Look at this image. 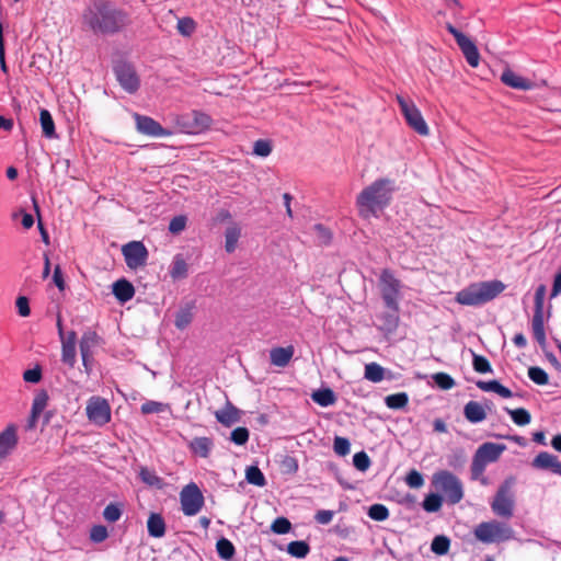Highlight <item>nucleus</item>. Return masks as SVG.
Segmentation results:
<instances>
[{
	"label": "nucleus",
	"mask_w": 561,
	"mask_h": 561,
	"mask_svg": "<svg viewBox=\"0 0 561 561\" xmlns=\"http://www.w3.org/2000/svg\"><path fill=\"white\" fill-rule=\"evenodd\" d=\"M83 23L94 33L114 34L130 23L126 11L106 0L93 1L82 14Z\"/></svg>",
	"instance_id": "nucleus-1"
},
{
	"label": "nucleus",
	"mask_w": 561,
	"mask_h": 561,
	"mask_svg": "<svg viewBox=\"0 0 561 561\" xmlns=\"http://www.w3.org/2000/svg\"><path fill=\"white\" fill-rule=\"evenodd\" d=\"M394 183L388 179H380L364 188L357 196L356 204L363 218L377 216L391 199Z\"/></svg>",
	"instance_id": "nucleus-2"
},
{
	"label": "nucleus",
	"mask_w": 561,
	"mask_h": 561,
	"mask_svg": "<svg viewBox=\"0 0 561 561\" xmlns=\"http://www.w3.org/2000/svg\"><path fill=\"white\" fill-rule=\"evenodd\" d=\"M505 286L500 280L473 283L456 295V301L463 306H480L499 296Z\"/></svg>",
	"instance_id": "nucleus-3"
},
{
	"label": "nucleus",
	"mask_w": 561,
	"mask_h": 561,
	"mask_svg": "<svg viewBox=\"0 0 561 561\" xmlns=\"http://www.w3.org/2000/svg\"><path fill=\"white\" fill-rule=\"evenodd\" d=\"M433 486L442 492L449 504H457L463 497L460 479L448 470H439L432 477Z\"/></svg>",
	"instance_id": "nucleus-4"
},
{
	"label": "nucleus",
	"mask_w": 561,
	"mask_h": 561,
	"mask_svg": "<svg viewBox=\"0 0 561 561\" xmlns=\"http://www.w3.org/2000/svg\"><path fill=\"white\" fill-rule=\"evenodd\" d=\"M514 484V478H507L500 484L491 502V508L495 515L504 518L513 516L515 507Z\"/></svg>",
	"instance_id": "nucleus-5"
},
{
	"label": "nucleus",
	"mask_w": 561,
	"mask_h": 561,
	"mask_svg": "<svg viewBox=\"0 0 561 561\" xmlns=\"http://www.w3.org/2000/svg\"><path fill=\"white\" fill-rule=\"evenodd\" d=\"M476 538L483 543L502 542L514 537V530L499 520L483 522L474 528Z\"/></svg>",
	"instance_id": "nucleus-6"
},
{
	"label": "nucleus",
	"mask_w": 561,
	"mask_h": 561,
	"mask_svg": "<svg viewBox=\"0 0 561 561\" xmlns=\"http://www.w3.org/2000/svg\"><path fill=\"white\" fill-rule=\"evenodd\" d=\"M397 101L407 124L419 135L427 136L430 134V128L416 105L412 101L400 95L397 96Z\"/></svg>",
	"instance_id": "nucleus-7"
},
{
	"label": "nucleus",
	"mask_w": 561,
	"mask_h": 561,
	"mask_svg": "<svg viewBox=\"0 0 561 561\" xmlns=\"http://www.w3.org/2000/svg\"><path fill=\"white\" fill-rule=\"evenodd\" d=\"M211 122V117L208 114L199 111H193L176 118L179 129L185 134H199L208 129Z\"/></svg>",
	"instance_id": "nucleus-8"
},
{
	"label": "nucleus",
	"mask_w": 561,
	"mask_h": 561,
	"mask_svg": "<svg viewBox=\"0 0 561 561\" xmlns=\"http://www.w3.org/2000/svg\"><path fill=\"white\" fill-rule=\"evenodd\" d=\"M180 502L184 515L195 516L204 506V495L199 488L192 482L180 492Z\"/></svg>",
	"instance_id": "nucleus-9"
},
{
	"label": "nucleus",
	"mask_w": 561,
	"mask_h": 561,
	"mask_svg": "<svg viewBox=\"0 0 561 561\" xmlns=\"http://www.w3.org/2000/svg\"><path fill=\"white\" fill-rule=\"evenodd\" d=\"M382 299L389 309H397L400 297V282L387 270L380 275Z\"/></svg>",
	"instance_id": "nucleus-10"
},
{
	"label": "nucleus",
	"mask_w": 561,
	"mask_h": 561,
	"mask_svg": "<svg viewBox=\"0 0 561 561\" xmlns=\"http://www.w3.org/2000/svg\"><path fill=\"white\" fill-rule=\"evenodd\" d=\"M85 411L89 421L98 426H103L111 420V407L101 397H91L88 400Z\"/></svg>",
	"instance_id": "nucleus-11"
},
{
	"label": "nucleus",
	"mask_w": 561,
	"mask_h": 561,
	"mask_svg": "<svg viewBox=\"0 0 561 561\" xmlns=\"http://www.w3.org/2000/svg\"><path fill=\"white\" fill-rule=\"evenodd\" d=\"M446 28L455 37L459 48L466 57L467 62L473 68L478 67L480 55L474 43L450 23L446 24Z\"/></svg>",
	"instance_id": "nucleus-12"
},
{
	"label": "nucleus",
	"mask_w": 561,
	"mask_h": 561,
	"mask_svg": "<svg viewBox=\"0 0 561 561\" xmlns=\"http://www.w3.org/2000/svg\"><path fill=\"white\" fill-rule=\"evenodd\" d=\"M114 72L121 87L128 93H134L140 85L139 78L136 70L130 64L117 62L114 67Z\"/></svg>",
	"instance_id": "nucleus-13"
},
{
	"label": "nucleus",
	"mask_w": 561,
	"mask_h": 561,
	"mask_svg": "<svg viewBox=\"0 0 561 561\" xmlns=\"http://www.w3.org/2000/svg\"><path fill=\"white\" fill-rule=\"evenodd\" d=\"M122 251L129 268L136 270L146 264L148 252L140 241H131L125 244Z\"/></svg>",
	"instance_id": "nucleus-14"
},
{
	"label": "nucleus",
	"mask_w": 561,
	"mask_h": 561,
	"mask_svg": "<svg viewBox=\"0 0 561 561\" xmlns=\"http://www.w3.org/2000/svg\"><path fill=\"white\" fill-rule=\"evenodd\" d=\"M134 118L136 121L137 130L140 134L152 136V137H167L172 133L164 129L158 122L153 118L144 116L140 114H134Z\"/></svg>",
	"instance_id": "nucleus-15"
},
{
	"label": "nucleus",
	"mask_w": 561,
	"mask_h": 561,
	"mask_svg": "<svg viewBox=\"0 0 561 561\" xmlns=\"http://www.w3.org/2000/svg\"><path fill=\"white\" fill-rule=\"evenodd\" d=\"M531 466L536 469L549 470L554 474L561 476V461L558 457L547 453H539L533 460Z\"/></svg>",
	"instance_id": "nucleus-16"
},
{
	"label": "nucleus",
	"mask_w": 561,
	"mask_h": 561,
	"mask_svg": "<svg viewBox=\"0 0 561 561\" xmlns=\"http://www.w3.org/2000/svg\"><path fill=\"white\" fill-rule=\"evenodd\" d=\"M77 334L75 331L68 332L61 341V362L69 367H73L77 360L76 350Z\"/></svg>",
	"instance_id": "nucleus-17"
},
{
	"label": "nucleus",
	"mask_w": 561,
	"mask_h": 561,
	"mask_svg": "<svg viewBox=\"0 0 561 561\" xmlns=\"http://www.w3.org/2000/svg\"><path fill=\"white\" fill-rule=\"evenodd\" d=\"M505 449L506 446L503 444L484 443L477 449L474 455L489 465L495 462Z\"/></svg>",
	"instance_id": "nucleus-18"
},
{
	"label": "nucleus",
	"mask_w": 561,
	"mask_h": 561,
	"mask_svg": "<svg viewBox=\"0 0 561 561\" xmlns=\"http://www.w3.org/2000/svg\"><path fill=\"white\" fill-rule=\"evenodd\" d=\"M16 444V428L15 426L10 425L0 433V461L15 448Z\"/></svg>",
	"instance_id": "nucleus-19"
},
{
	"label": "nucleus",
	"mask_w": 561,
	"mask_h": 561,
	"mask_svg": "<svg viewBox=\"0 0 561 561\" xmlns=\"http://www.w3.org/2000/svg\"><path fill=\"white\" fill-rule=\"evenodd\" d=\"M501 80L507 87L513 89L527 91L533 89L534 84L530 80L515 73L514 71L506 69L501 76Z\"/></svg>",
	"instance_id": "nucleus-20"
},
{
	"label": "nucleus",
	"mask_w": 561,
	"mask_h": 561,
	"mask_svg": "<svg viewBox=\"0 0 561 561\" xmlns=\"http://www.w3.org/2000/svg\"><path fill=\"white\" fill-rule=\"evenodd\" d=\"M100 341L96 332L88 330L82 334V337L79 343L80 354L82 359H87V357H92L93 350L98 346Z\"/></svg>",
	"instance_id": "nucleus-21"
},
{
	"label": "nucleus",
	"mask_w": 561,
	"mask_h": 561,
	"mask_svg": "<svg viewBox=\"0 0 561 561\" xmlns=\"http://www.w3.org/2000/svg\"><path fill=\"white\" fill-rule=\"evenodd\" d=\"M463 415L467 421L477 424L485 420L486 412L481 403L469 401L463 408Z\"/></svg>",
	"instance_id": "nucleus-22"
},
{
	"label": "nucleus",
	"mask_w": 561,
	"mask_h": 561,
	"mask_svg": "<svg viewBox=\"0 0 561 561\" xmlns=\"http://www.w3.org/2000/svg\"><path fill=\"white\" fill-rule=\"evenodd\" d=\"M294 356V347H275L270 352L271 363L277 367H285L288 365Z\"/></svg>",
	"instance_id": "nucleus-23"
},
{
	"label": "nucleus",
	"mask_w": 561,
	"mask_h": 561,
	"mask_svg": "<svg viewBox=\"0 0 561 561\" xmlns=\"http://www.w3.org/2000/svg\"><path fill=\"white\" fill-rule=\"evenodd\" d=\"M215 416L225 426H230L240 420V411L228 402L224 409L215 412Z\"/></svg>",
	"instance_id": "nucleus-24"
},
{
	"label": "nucleus",
	"mask_w": 561,
	"mask_h": 561,
	"mask_svg": "<svg viewBox=\"0 0 561 561\" xmlns=\"http://www.w3.org/2000/svg\"><path fill=\"white\" fill-rule=\"evenodd\" d=\"M531 329L535 340L539 343V345H546V332L543 325V309H536L534 312Z\"/></svg>",
	"instance_id": "nucleus-25"
},
{
	"label": "nucleus",
	"mask_w": 561,
	"mask_h": 561,
	"mask_svg": "<svg viewBox=\"0 0 561 561\" xmlns=\"http://www.w3.org/2000/svg\"><path fill=\"white\" fill-rule=\"evenodd\" d=\"M47 402H48V394L44 390H42L34 397L33 403H32V410H31L30 424H28L30 427L35 426V423H36L37 419L39 417V415L42 414V412L45 410Z\"/></svg>",
	"instance_id": "nucleus-26"
},
{
	"label": "nucleus",
	"mask_w": 561,
	"mask_h": 561,
	"mask_svg": "<svg viewBox=\"0 0 561 561\" xmlns=\"http://www.w3.org/2000/svg\"><path fill=\"white\" fill-rule=\"evenodd\" d=\"M113 294L121 302L129 301L134 295V286L126 279H118L113 284Z\"/></svg>",
	"instance_id": "nucleus-27"
},
{
	"label": "nucleus",
	"mask_w": 561,
	"mask_h": 561,
	"mask_svg": "<svg viewBox=\"0 0 561 561\" xmlns=\"http://www.w3.org/2000/svg\"><path fill=\"white\" fill-rule=\"evenodd\" d=\"M194 317V304L190 302L181 307L175 314L174 324L178 329L184 330L192 322Z\"/></svg>",
	"instance_id": "nucleus-28"
},
{
	"label": "nucleus",
	"mask_w": 561,
	"mask_h": 561,
	"mask_svg": "<svg viewBox=\"0 0 561 561\" xmlns=\"http://www.w3.org/2000/svg\"><path fill=\"white\" fill-rule=\"evenodd\" d=\"M477 387L485 392H495L502 398H511L513 396L512 391L501 385L497 380H490V381H477Z\"/></svg>",
	"instance_id": "nucleus-29"
},
{
	"label": "nucleus",
	"mask_w": 561,
	"mask_h": 561,
	"mask_svg": "<svg viewBox=\"0 0 561 561\" xmlns=\"http://www.w3.org/2000/svg\"><path fill=\"white\" fill-rule=\"evenodd\" d=\"M148 533L151 537L161 538L165 534V523L161 515L152 513L147 522Z\"/></svg>",
	"instance_id": "nucleus-30"
},
{
	"label": "nucleus",
	"mask_w": 561,
	"mask_h": 561,
	"mask_svg": "<svg viewBox=\"0 0 561 561\" xmlns=\"http://www.w3.org/2000/svg\"><path fill=\"white\" fill-rule=\"evenodd\" d=\"M311 399L320 407L333 405L336 401L335 393L330 388L319 389L311 393Z\"/></svg>",
	"instance_id": "nucleus-31"
},
{
	"label": "nucleus",
	"mask_w": 561,
	"mask_h": 561,
	"mask_svg": "<svg viewBox=\"0 0 561 561\" xmlns=\"http://www.w3.org/2000/svg\"><path fill=\"white\" fill-rule=\"evenodd\" d=\"M39 123L42 126L43 135L46 138H56L55 123L48 110L42 108L39 112Z\"/></svg>",
	"instance_id": "nucleus-32"
},
{
	"label": "nucleus",
	"mask_w": 561,
	"mask_h": 561,
	"mask_svg": "<svg viewBox=\"0 0 561 561\" xmlns=\"http://www.w3.org/2000/svg\"><path fill=\"white\" fill-rule=\"evenodd\" d=\"M190 448L194 454L206 458L213 448V442L208 437H196L190 443Z\"/></svg>",
	"instance_id": "nucleus-33"
},
{
	"label": "nucleus",
	"mask_w": 561,
	"mask_h": 561,
	"mask_svg": "<svg viewBox=\"0 0 561 561\" xmlns=\"http://www.w3.org/2000/svg\"><path fill=\"white\" fill-rule=\"evenodd\" d=\"M397 309H390L389 312L383 313L380 319L382 321L380 329L385 332L392 333L396 331L399 324V316Z\"/></svg>",
	"instance_id": "nucleus-34"
},
{
	"label": "nucleus",
	"mask_w": 561,
	"mask_h": 561,
	"mask_svg": "<svg viewBox=\"0 0 561 561\" xmlns=\"http://www.w3.org/2000/svg\"><path fill=\"white\" fill-rule=\"evenodd\" d=\"M241 236V230L237 226H230L225 232V249L228 253H232L238 244V240Z\"/></svg>",
	"instance_id": "nucleus-35"
},
{
	"label": "nucleus",
	"mask_w": 561,
	"mask_h": 561,
	"mask_svg": "<svg viewBox=\"0 0 561 561\" xmlns=\"http://www.w3.org/2000/svg\"><path fill=\"white\" fill-rule=\"evenodd\" d=\"M386 369L377 363L365 366L364 377L371 382H380L385 378Z\"/></svg>",
	"instance_id": "nucleus-36"
},
{
	"label": "nucleus",
	"mask_w": 561,
	"mask_h": 561,
	"mask_svg": "<svg viewBox=\"0 0 561 561\" xmlns=\"http://www.w3.org/2000/svg\"><path fill=\"white\" fill-rule=\"evenodd\" d=\"M287 552L294 558L304 559L310 552V547L304 540L291 541L287 546Z\"/></svg>",
	"instance_id": "nucleus-37"
},
{
	"label": "nucleus",
	"mask_w": 561,
	"mask_h": 561,
	"mask_svg": "<svg viewBox=\"0 0 561 561\" xmlns=\"http://www.w3.org/2000/svg\"><path fill=\"white\" fill-rule=\"evenodd\" d=\"M409 396L405 392L389 394L385 398V403L389 409L400 410L407 407Z\"/></svg>",
	"instance_id": "nucleus-38"
},
{
	"label": "nucleus",
	"mask_w": 561,
	"mask_h": 561,
	"mask_svg": "<svg viewBox=\"0 0 561 561\" xmlns=\"http://www.w3.org/2000/svg\"><path fill=\"white\" fill-rule=\"evenodd\" d=\"M139 477L141 481L149 486L162 489L164 485L163 480L159 476H157L154 471L148 468H141L139 471Z\"/></svg>",
	"instance_id": "nucleus-39"
},
{
	"label": "nucleus",
	"mask_w": 561,
	"mask_h": 561,
	"mask_svg": "<svg viewBox=\"0 0 561 561\" xmlns=\"http://www.w3.org/2000/svg\"><path fill=\"white\" fill-rule=\"evenodd\" d=\"M170 275L174 279H180V278L186 277L187 264L181 255H176L173 259V262H172L171 268H170Z\"/></svg>",
	"instance_id": "nucleus-40"
},
{
	"label": "nucleus",
	"mask_w": 561,
	"mask_h": 561,
	"mask_svg": "<svg viewBox=\"0 0 561 561\" xmlns=\"http://www.w3.org/2000/svg\"><path fill=\"white\" fill-rule=\"evenodd\" d=\"M504 410L507 414L511 415L513 422L516 425L525 426V425L529 424L531 421L530 413L526 409L519 408V409L512 410L510 408H505Z\"/></svg>",
	"instance_id": "nucleus-41"
},
{
	"label": "nucleus",
	"mask_w": 561,
	"mask_h": 561,
	"mask_svg": "<svg viewBox=\"0 0 561 561\" xmlns=\"http://www.w3.org/2000/svg\"><path fill=\"white\" fill-rule=\"evenodd\" d=\"M443 505V496L437 493H430L425 496L422 507L427 513H436Z\"/></svg>",
	"instance_id": "nucleus-42"
},
{
	"label": "nucleus",
	"mask_w": 561,
	"mask_h": 561,
	"mask_svg": "<svg viewBox=\"0 0 561 561\" xmlns=\"http://www.w3.org/2000/svg\"><path fill=\"white\" fill-rule=\"evenodd\" d=\"M216 550L218 556L224 560H230L234 553V546L227 538H220L216 543Z\"/></svg>",
	"instance_id": "nucleus-43"
},
{
	"label": "nucleus",
	"mask_w": 561,
	"mask_h": 561,
	"mask_svg": "<svg viewBox=\"0 0 561 561\" xmlns=\"http://www.w3.org/2000/svg\"><path fill=\"white\" fill-rule=\"evenodd\" d=\"M245 479L249 483L256 486H264L266 484V480L263 472L256 466H250L247 468Z\"/></svg>",
	"instance_id": "nucleus-44"
},
{
	"label": "nucleus",
	"mask_w": 561,
	"mask_h": 561,
	"mask_svg": "<svg viewBox=\"0 0 561 561\" xmlns=\"http://www.w3.org/2000/svg\"><path fill=\"white\" fill-rule=\"evenodd\" d=\"M450 547V540L444 535L435 536L431 543V550L438 554L444 556L448 552Z\"/></svg>",
	"instance_id": "nucleus-45"
},
{
	"label": "nucleus",
	"mask_w": 561,
	"mask_h": 561,
	"mask_svg": "<svg viewBox=\"0 0 561 561\" xmlns=\"http://www.w3.org/2000/svg\"><path fill=\"white\" fill-rule=\"evenodd\" d=\"M142 414L162 413L170 410V405L158 401H146L141 404Z\"/></svg>",
	"instance_id": "nucleus-46"
},
{
	"label": "nucleus",
	"mask_w": 561,
	"mask_h": 561,
	"mask_svg": "<svg viewBox=\"0 0 561 561\" xmlns=\"http://www.w3.org/2000/svg\"><path fill=\"white\" fill-rule=\"evenodd\" d=\"M368 516L377 522H383L389 517V510L383 504H373L368 510Z\"/></svg>",
	"instance_id": "nucleus-47"
},
{
	"label": "nucleus",
	"mask_w": 561,
	"mask_h": 561,
	"mask_svg": "<svg viewBox=\"0 0 561 561\" xmlns=\"http://www.w3.org/2000/svg\"><path fill=\"white\" fill-rule=\"evenodd\" d=\"M528 377L531 381L539 386L547 385L549 381L548 374L540 367L534 366L528 369Z\"/></svg>",
	"instance_id": "nucleus-48"
},
{
	"label": "nucleus",
	"mask_w": 561,
	"mask_h": 561,
	"mask_svg": "<svg viewBox=\"0 0 561 561\" xmlns=\"http://www.w3.org/2000/svg\"><path fill=\"white\" fill-rule=\"evenodd\" d=\"M472 365L476 371L480 374L492 373L490 362L484 356L478 355L474 352H472Z\"/></svg>",
	"instance_id": "nucleus-49"
},
{
	"label": "nucleus",
	"mask_w": 561,
	"mask_h": 561,
	"mask_svg": "<svg viewBox=\"0 0 561 561\" xmlns=\"http://www.w3.org/2000/svg\"><path fill=\"white\" fill-rule=\"evenodd\" d=\"M272 152V144L266 139H259L253 144V153L257 157L265 158Z\"/></svg>",
	"instance_id": "nucleus-50"
},
{
	"label": "nucleus",
	"mask_w": 561,
	"mask_h": 561,
	"mask_svg": "<svg viewBox=\"0 0 561 561\" xmlns=\"http://www.w3.org/2000/svg\"><path fill=\"white\" fill-rule=\"evenodd\" d=\"M333 450L339 456H346L351 451L350 440L345 437L336 436L333 442Z\"/></svg>",
	"instance_id": "nucleus-51"
},
{
	"label": "nucleus",
	"mask_w": 561,
	"mask_h": 561,
	"mask_svg": "<svg viewBox=\"0 0 561 561\" xmlns=\"http://www.w3.org/2000/svg\"><path fill=\"white\" fill-rule=\"evenodd\" d=\"M122 516V508L118 504L110 503L103 511V517L110 522L115 523Z\"/></svg>",
	"instance_id": "nucleus-52"
},
{
	"label": "nucleus",
	"mask_w": 561,
	"mask_h": 561,
	"mask_svg": "<svg viewBox=\"0 0 561 561\" xmlns=\"http://www.w3.org/2000/svg\"><path fill=\"white\" fill-rule=\"evenodd\" d=\"M291 529L290 522L285 517H277L271 525V530L278 535L289 533Z\"/></svg>",
	"instance_id": "nucleus-53"
},
{
	"label": "nucleus",
	"mask_w": 561,
	"mask_h": 561,
	"mask_svg": "<svg viewBox=\"0 0 561 561\" xmlns=\"http://www.w3.org/2000/svg\"><path fill=\"white\" fill-rule=\"evenodd\" d=\"M43 378L42 367L36 365L34 368L26 369L23 373V380L27 383H38Z\"/></svg>",
	"instance_id": "nucleus-54"
},
{
	"label": "nucleus",
	"mask_w": 561,
	"mask_h": 561,
	"mask_svg": "<svg viewBox=\"0 0 561 561\" xmlns=\"http://www.w3.org/2000/svg\"><path fill=\"white\" fill-rule=\"evenodd\" d=\"M353 465L357 470L364 472L370 467V459L365 451H359L353 456Z\"/></svg>",
	"instance_id": "nucleus-55"
},
{
	"label": "nucleus",
	"mask_w": 561,
	"mask_h": 561,
	"mask_svg": "<svg viewBox=\"0 0 561 561\" xmlns=\"http://www.w3.org/2000/svg\"><path fill=\"white\" fill-rule=\"evenodd\" d=\"M405 482L412 489H420L424 484V479L417 470L413 469L407 474Z\"/></svg>",
	"instance_id": "nucleus-56"
},
{
	"label": "nucleus",
	"mask_w": 561,
	"mask_h": 561,
	"mask_svg": "<svg viewBox=\"0 0 561 561\" xmlns=\"http://www.w3.org/2000/svg\"><path fill=\"white\" fill-rule=\"evenodd\" d=\"M433 379L436 385L444 390L451 389L455 385L454 379L445 373H438L434 375Z\"/></svg>",
	"instance_id": "nucleus-57"
},
{
	"label": "nucleus",
	"mask_w": 561,
	"mask_h": 561,
	"mask_svg": "<svg viewBox=\"0 0 561 561\" xmlns=\"http://www.w3.org/2000/svg\"><path fill=\"white\" fill-rule=\"evenodd\" d=\"M195 30V23L190 18H183L178 21V31L184 35L190 36Z\"/></svg>",
	"instance_id": "nucleus-58"
},
{
	"label": "nucleus",
	"mask_w": 561,
	"mask_h": 561,
	"mask_svg": "<svg viewBox=\"0 0 561 561\" xmlns=\"http://www.w3.org/2000/svg\"><path fill=\"white\" fill-rule=\"evenodd\" d=\"M108 537V531L105 526H93L90 531V538L93 542H102Z\"/></svg>",
	"instance_id": "nucleus-59"
},
{
	"label": "nucleus",
	"mask_w": 561,
	"mask_h": 561,
	"mask_svg": "<svg viewBox=\"0 0 561 561\" xmlns=\"http://www.w3.org/2000/svg\"><path fill=\"white\" fill-rule=\"evenodd\" d=\"M249 439V431L245 427H237L231 432V440L237 445H244Z\"/></svg>",
	"instance_id": "nucleus-60"
},
{
	"label": "nucleus",
	"mask_w": 561,
	"mask_h": 561,
	"mask_svg": "<svg viewBox=\"0 0 561 561\" xmlns=\"http://www.w3.org/2000/svg\"><path fill=\"white\" fill-rule=\"evenodd\" d=\"M486 466H488L486 462H484L478 456L474 455L473 459H472V463H471V474H472V478L473 479H479L483 474Z\"/></svg>",
	"instance_id": "nucleus-61"
},
{
	"label": "nucleus",
	"mask_w": 561,
	"mask_h": 561,
	"mask_svg": "<svg viewBox=\"0 0 561 561\" xmlns=\"http://www.w3.org/2000/svg\"><path fill=\"white\" fill-rule=\"evenodd\" d=\"M186 226V218L184 216H176L171 219L169 225V230L172 233H180L185 229Z\"/></svg>",
	"instance_id": "nucleus-62"
},
{
	"label": "nucleus",
	"mask_w": 561,
	"mask_h": 561,
	"mask_svg": "<svg viewBox=\"0 0 561 561\" xmlns=\"http://www.w3.org/2000/svg\"><path fill=\"white\" fill-rule=\"evenodd\" d=\"M314 234L320 243H328L331 239L330 231L322 225H314L313 226Z\"/></svg>",
	"instance_id": "nucleus-63"
},
{
	"label": "nucleus",
	"mask_w": 561,
	"mask_h": 561,
	"mask_svg": "<svg viewBox=\"0 0 561 561\" xmlns=\"http://www.w3.org/2000/svg\"><path fill=\"white\" fill-rule=\"evenodd\" d=\"M15 306L18 308V312L21 317H28L31 313L28 299L25 296L18 297L15 301Z\"/></svg>",
	"instance_id": "nucleus-64"
}]
</instances>
